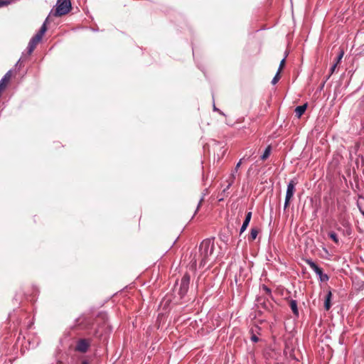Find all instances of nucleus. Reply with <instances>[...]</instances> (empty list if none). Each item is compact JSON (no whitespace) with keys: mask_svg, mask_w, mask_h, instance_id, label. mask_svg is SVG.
Segmentation results:
<instances>
[{"mask_svg":"<svg viewBox=\"0 0 364 364\" xmlns=\"http://www.w3.org/2000/svg\"><path fill=\"white\" fill-rule=\"evenodd\" d=\"M279 73H280V72H279V70H278L277 73H276V75H274V77H273L272 80V85H275L279 81V80L280 78Z\"/></svg>","mask_w":364,"mask_h":364,"instance_id":"f3484780","label":"nucleus"},{"mask_svg":"<svg viewBox=\"0 0 364 364\" xmlns=\"http://www.w3.org/2000/svg\"><path fill=\"white\" fill-rule=\"evenodd\" d=\"M336 66H337V63H334V64L332 65V67L331 68V73H330V75H331V74H333V72H334V70H335V69H336Z\"/></svg>","mask_w":364,"mask_h":364,"instance_id":"4be33fe9","label":"nucleus"},{"mask_svg":"<svg viewBox=\"0 0 364 364\" xmlns=\"http://www.w3.org/2000/svg\"><path fill=\"white\" fill-rule=\"evenodd\" d=\"M271 150H272V147L270 145H269L264 150L263 154L261 156V159L262 161H264L266 160L270 155V153H271Z\"/></svg>","mask_w":364,"mask_h":364,"instance_id":"4468645a","label":"nucleus"},{"mask_svg":"<svg viewBox=\"0 0 364 364\" xmlns=\"http://www.w3.org/2000/svg\"><path fill=\"white\" fill-rule=\"evenodd\" d=\"M90 343L86 339H80L76 346V350L81 353H85L88 348Z\"/></svg>","mask_w":364,"mask_h":364,"instance_id":"6e6552de","label":"nucleus"},{"mask_svg":"<svg viewBox=\"0 0 364 364\" xmlns=\"http://www.w3.org/2000/svg\"><path fill=\"white\" fill-rule=\"evenodd\" d=\"M215 249L214 240L213 239H205L203 240L199 246L198 255H195L191 260L192 266L196 267L197 262L199 263L200 267H203L214 260L213 255Z\"/></svg>","mask_w":364,"mask_h":364,"instance_id":"f257e3e1","label":"nucleus"},{"mask_svg":"<svg viewBox=\"0 0 364 364\" xmlns=\"http://www.w3.org/2000/svg\"><path fill=\"white\" fill-rule=\"evenodd\" d=\"M223 200V198L222 197V198H220L219 199V201H221V200Z\"/></svg>","mask_w":364,"mask_h":364,"instance_id":"c756f323","label":"nucleus"},{"mask_svg":"<svg viewBox=\"0 0 364 364\" xmlns=\"http://www.w3.org/2000/svg\"><path fill=\"white\" fill-rule=\"evenodd\" d=\"M81 364H89V363L86 360H84L81 363Z\"/></svg>","mask_w":364,"mask_h":364,"instance_id":"cd10ccee","label":"nucleus"},{"mask_svg":"<svg viewBox=\"0 0 364 364\" xmlns=\"http://www.w3.org/2000/svg\"><path fill=\"white\" fill-rule=\"evenodd\" d=\"M252 218V212H247L245 215V220L243 221V223L242 225V227L240 228V234L242 233L249 225V223Z\"/></svg>","mask_w":364,"mask_h":364,"instance_id":"1a4fd4ad","label":"nucleus"},{"mask_svg":"<svg viewBox=\"0 0 364 364\" xmlns=\"http://www.w3.org/2000/svg\"><path fill=\"white\" fill-rule=\"evenodd\" d=\"M213 110L218 112L220 114H223V112L215 107V103H213Z\"/></svg>","mask_w":364,"mask_h":364,"instance_id":"5701e85b","label":"nucleus"},{"mask_svg":"<svg viewBox=\"0 0 364 364\" xmlns=\"http://www.w3.org/2000/svg\"><path fill=\"white\" fill-rule=\"evenodd\" d=\"M190 280L191 277L188 273L184 274V275L182 277L178 289V294L180 295L181 298H183L186 295L189 289Z\"/></svg>","mask_w":364,"mask_h":364,"instance_id":"20e7f679","label":"nucleus"},{"mask_svg":"<svg viewBox=\"0 0 364 364\" xmlns=\"http://www.w3.org/2000/svg\"><path fill=\"white\" fill-rule=\"evenodd\" d=\"M306 264L319 277V279L321 282H327L329 279L328 276L326 274L323 273V270L320 268L314 261L311 259H306Z\"/></svg>","mask_w":364,"mask_h":364,"instance_id":"39448f33","label":"nucleus"},{"mask_svg":"<svg viewBox=\"0 0 364 364\" xmlns=\"http://www.w3.org/2000/svg\"><path fill=\"white\" fill-rule=\"evenodd\" d=\"M6 85H4V84H1L0 82V90L1 91H3V90L5 88Z\"/></svg>","mask_w":364,"mask_h":364,"instance_id":"393cba45","label":"nucleus"},{"mask_svg":"<svg viewBox=\"0 0 364 364\" xmlns=\"http://www.w3.org/2000/svg\"><path fill=\"white\" fill-rule=\"evenodd\" d=\"M21 59L20 58L18 61L16 63V66H21Z\"/></svg>","mask_w":364,"mask_h":364,"instance_id":"bb28decb","label":"nucleus"},{"mask_svg":"<svg viewBox=\"0 0 364 364\" xmlns=\"http://www.w3.org/2000/svg\"><path fill=\"white\" fill-rule=\"evenodd\" d=\"M55 6V16H62L67 14L72 8L70 0H57Z\"/></svg>","mask_w":364,"mask_h":364,"instance_id":"7ed1b4c3","label":"nucleus"},{"mask_svg":"<svg viewBox=\"0 0 364 364\" xmlns=\"http://www.w3.org/2000/svg\"><path fill=\"white\" fill-rule=\"evenodd\" d=\"M360 211L361 214L364 216V210H361V209L360 208Z\"/></svg>","mask_w":364,"mask_h":364,"instance_id":"c85d7f7f","label":"nucleus"},{"mask_svg":"<svg viewBox=\"0 0 364 364\" xmlns=\"http://www.w3.org/2000/svg\"><path fill=\"white\" fill-rule=\"evenodd\" d=\"M259 233V229L257 228H252L251 229V231H250V236H249V240H255L257 237V235Z\"/></svg>","mask_w":364,"mask_h":364,"instance_id":"ddd939ff","label":"nucleus"},{"mask_svg":"<svg viewBox=\"0 0 364 364\" xmlns=\"http://www.w3.org/2000/svg\"><path fill=\"white\" fill-rule=\"evenodd\" d=\"M47 30L46 22L41 26L38 32L30 40L27 50L28 54L31 55L36 47L37 44L42 40V38Z\"/></svg>","mask_w":364,"mask_h":364,"instance_id":"f03ea898","label":"nucleus"},{"mask_svg":"<svg viewBox=\"0 0 364 364\" xmlns=\"http://www.w3.org/2000/svg\"><path fill=\"white\" fill-rule=\"evenodd\" d=\"M203 198H204L203 196H202L201 198L200 199V201H199V203L198 204V206H197V210L199 209V208H200V205H201V203H202V202L203 200Z\"/></svg>","mask_w":364,"mask_h":364,"instance_id":"b1692460","label":"nucleus"},{"mask_svg":"<svg viewBox=\"0 0 364 364\" xmlns=\"http://www.w3.org/2000/svg\"><path fill=\"white\" fill-rule=\"evenodd\" d=\"M331 297H332V293L331 291H328V293L326 294V296L325 297V301H324V308L326 311H328L331 309Z\"/></svg>","mask_w":364,"mask_h":364,"instance_id":"9d476101","label":"nucleus"},{"mask_svg":"<svg viewBox=\"0 0 364 364\" xmlns=\"http://www.w3.org/2000/svg\"><path fill=\"white\" fill-rule=\"evenodd\" d=\"M329 237L336 243H338L339 240L336 232H330L328 233Z\"/></svg>","mask_w":364,"mask_h":364,"instance_id":"dca6fc26","label":"nucleus"},{"mask_svg":"<svg viewBox=\"0 0 364 364\" xmlns=\"http://www.w3.org/2000/svg\"><path fill=\"white\" fill-rule=\"evenodd\" d=\"M289 306L294 316H299V310L297 307V301L294 299L289 301Z\"/></svg>","mask_w":364,"mask_h":364,"instance_id":"9b49d317","label":"nucleus"},{"mask_svg":"<svg viewBox=\"0 0 364 364\" xmlns=\"http://www.w3.org/2000/svg\"><path fill=\"white\" fill-rule=\"evenodd\" d=\"M284 63H285V58H283L281 60V62H280L279 67V69H278V70H279V72L281 71V70L282 69L283 66L284 65Z\"/></svg>","mask_w":364,"mask_h":364,"instance_id":"aec40b11","label":"nucleus"},{"mask_svg":"<svg viewBox=\"0 0 364 364\" xmlns=\"http://www.w3.org/2000/svg\"><path fill=\"white\" fill-rule=\"evenodd\" d=\"M296 184V182L292 179L289 182V183L287 185L285 201H284V209H286L289 206V202L294 194Z\"/></svg>","mask_w":364,"mask_h":364,"instance_id":"423d86ee","label":"nucleus"},{"mask_svg":"<svg viewBox=\"0 0 364 364\" xmlns=\"http://www.w3.org/2000/svg\"><path fill=\"white\" fill-rule=\"evenodd\" d=\"M343 56V52L342 51V52H341V53L338 55V57H337V60H336V63H337V64H338V63L341 60V59H342Z\"/></svg>","mask_w":364,"mask_h":364,"instance_id":"412c9836","label":"nucleus"},{"mask_svg":"<svg viewBox=\"0 0 364 364\" xmlns=\"http://www.w3.org/2000/svg\"><path fill=\"white\" fill-rule=\"evenodd\" d=\"M7 4L6 1H0V7Z\"/></svg>","mask_w":364,"mask_h":364,"instance_id":"a878e982","label":"nucleus"},{"mask_svg":"<svg viewBox=\"0 0 364 364\" xmlns=\"http://www.w3.org/2000/svg\"><path fill=\"white\" fill-rule=\"evenodd\" d=\"M243 159H241L238 162L237 164H236L235 166V169L233 170L232 173H231V176H230V181L228 183V185L227 186L226 188H225L223 191V193H221V195H223V196H225V193L227 190H228L230 188V187L232 186V184L233 183V181L235 178V174L238 171V168L240 167L241 166V164H242V161Z\"/></svg>","mask_w":364,"mask_h":364,"instance_id":"0eeeda50","label":"nucleus"},{"mask_svg":"<svg viewBox=\"0 0 364 364\" xmlns=\"http://www.w3.org/2000/svg\"><path fill=\"white\" fill-rule=\"evenodd\" d=\"M250 340L254 342V343H256L259 341V338L258 337L253 333V332L252 331V335H251V337H250Z\"/></svg>","mask_w":364,"mask_h":364,"instance_id":"a211bd4d","label":"nucleus"},{"mask_svg":"<svg viewBox=\"0 0 364 364\" xmlns=\"http://www.w3.org/2000/svg\"><path fill=\"white\" fill-rule=\"evenodd\" d=\"M307 108V105L306 104H304L303 105H301V106H298L296 107L295 109V114H296V116L299 118L301 117V115L304 113V112L306 111Z\"/></svg>","mask_w":364,"mask_h":364,"instance_id":"f8f14e48","label":"nucleus"},{"mask_svg":"<svg viewBox=\"0 0 364 364\" xmlns=\"http://www.w3.org/2000/svg\"><path fill=\"white\" fill-rule=\"evenodd\" d=\"M11 71L9 70L8 71L5 75L4 76L1 78V80H0V82L1 84H4V85H6V83L8 82V81L10 80V77H11Z\"/></svg>","mask_w":364,"mask_h":364,"instance_id":"2eb2a0df","label":"nucleus"},{"mask_svg":"<svg viewBox=\"0 0 364 364\" xmlns=\"http://www.w3.org/2000/svg\"><path fill=\"white\" fill-rule=\"evenodd\" d=\"M262 289L269 295H271L272 291L271 289L267 287L266 285L262 286Z\"/></svg>","mask_w":364,"mask_h":364,"instance_id":"6ab92c4d","label":"nucleus"}]
</instances>
